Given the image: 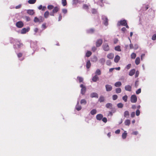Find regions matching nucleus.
<instances>
[{"mask_svg": "<svg viewBox=\"0 0 156 156\" xmlns=\"http://www.w3.org/2000/svg\"><path fill=\"white\" fill-rule=\"evenodd\" d=\"M117 25L118 26H120V25L125 26L126 28H129L126 21L125 20H121L119 21L117 23Z\"/></svg>", "mask_w": 156, "mask_h": 156, "instance_id": "1", "label": "nucleus"}, {"mask_svg": "<svg viewBox=\"0 0 156 156\" xmlns=\"http://www.w3.org/2000/svg\"><path fill=\"white\" fill-rule=\"evenodd\" d=\"M16 45L17 46L18 48H20L23 45V44L22 43H21L20 40L17 39V40H16V42L15 43V44L14 45V48H16Z\"/></svg>", "mask_w": 156, "mask_h": 156, "instance_id": "2", "label": "nucleus"}, {"mask_svg": "<svg viewBox=\"0 0 156 156\" xmlns=\"http://www.w3.org/2000/svg\"><path fill=\"white\" fill-rule=\"evenodd\" d=\"M80 87L81 88V94H84L86 90V88L83 84H81L80 85Z\"/></svg>", "mask_w": 156, "mask_h": 156, "instance_id": "3", "label": "nucleus"}, {"mask_svg": "<svg viewBox=\"0 0 156 156\" xmlns=\"http://www.w3.org/2000/svg\"><path fill=\"white\" fill-rule=\"evenodd\" d=\"M103 43V40L102 39H99L97 40L96 43V46L97 47H100L101 45Z\"/></svg>", "mask_w": 156, "mask_h": 156, "instance_id": "4", "label": "nucleus"}, {"mask_svg": "<svg viewBox=\"0 0 156 156\" xmlns=\"http://www.w3.org/2000/svg\"><path fill=\"white\" fill-rule=\"evenodd\" d=\"M103 49L106 51H108L109 50V47L107 44H103L102 45Z\"/></svg>", "mask_w": 156, "mask_h": 156, "instance_id": "5", "label": "nucleus"}, {"mask_svg": "<svg viewBox=\"0 0 156 156\" xmlns=\"http://www.w3.org/2000/svg\"><path fill=\"white\" fill-rule=\"evenodd\" d=\"M23 23L22 21H20L17 22L16 23V26L19 28H21L23 26Z\"/></svg>", "mask_w": 156, "mask_h": 156, "instance_id": "6", "label": "nucleus"}, {"mask_svg": "<svg viewBox=\"0 0 156 156\" xmlns=\"http://www.w3.org/2000/svg\"><path fill=\"white\" fill-rule=\"evenodd\" d=\"M130 101L133 103L136 102V97L135 95H132L131 96Z\"/></svg>", "mask_w": 156, "mask_h": 156, "instance_id": "7", "label": "nucleus"}, {"mask_svg": "<svg viewBox=\"0 0 156 156\" xmlns=\"http://www.w3.org/2000/svg\"><path fill=\"white\" fill-rule=\"evenodd\" d=\"M105 88L107 91H110L112 89V87L111 85L109 84H106L105 86Z\"/></svg>", "mask_w": 156, "mask_h": 156, "instance_id": "8", "label": "nucleus"}, {"mask_svg": "<svg viewBox=\"0 0 156 156\" xmlns=\"http://www.w3.org/2000/svg\"><path fill=\"white\" fill-rule=\"evenodd\" d=\"M102 19L104 20V23L105 26L108 25V18L105 16H103L102 17Z\"/></svg>", "mask_w": 156, "mask_h": 156, "instance_id": "9", "label": "nucleus"}, {"mask_svg": "<svg viewBox=\"0 0 156 156\" xmlns=\"http://www.w3.org/2000/svg\"><path fill=\"white\" fill-rule=\"evenodd\" d=\"M30 30V28L29 27L27 28L26 29L25 28H23L21 30V34H25L27 32H28Z\"/></svg>", "mask_w": 156, "mask_h": 156, "instance_id": "10", "label": "nucleus"}, {"mask_svg": "<svg viewBox=\"0 0 156 156\" xmlns=\"http://www.w3.org/2000/svg\"><path fill=\"white\" fill-rule=\"evenodd\" d=\"M99 78L98 76L96 75H95L92 78V80L94 82H96L99 80Z\"/></svg>", "mask_w": 156, "mask_h": 156, "instance_id": "11", "label": "nucleus"}, {"mask_svg": "<svg viewBox=\"0 0 156 156\" xmlns=\"http://www.w3.org/2000/svg\"><path fill=\"white\" fill-rule=\"evenodd\" d=\"M103 117V115L101 114H98L97 115L96 118L98 120H101Z\"/></svg>", "mask_w": 156, "mask_h": 156, "instance_id": "12", "label": "nucleus"}, {"mask_svg": "<svg viewBox=\"0 0 156 156\" xmlns=\"http://www.w3.org/2000/svg\"><path fill=\"white\" fill-rule=\"evenodd\" d=\"M90 96L92 98H98V95L97 93L93 92L91 94Z\"/></svg>", "mask_w": 156, "mask_h": 156, "instance_id": "13", "label": "nucleus"}, {"mask_svg": "<svg viewBox=\"0 0 156 156\" xmlns=\"http://www.w3.org/2000/svg\"><path fill=\"white\" fill-rule=\"evenodd\" d=\"M120 57L118 55H116L115 57L114 61L115 63H118L120 59Z\"/></svg>", "mask_w": 156, "mask_h": 156, "instance_id": "14", "label": "nucleus"}, {"mask_svg": "<svg viewBox=\"0 0 156 156\" xmlns=\"http://www.w3.org/2000/svg\"><path fill=\"white\" fill-rule=\"evenodd\" d=\"M125 89L126 90L130 91L131 90V87L129 85L125 86Z\"/></svg>", "mask_w": 156, "mask_h": 156, "instance_id": "15", "label": "nucleus"}, {"mask_svg": "<svg viewBox=\"0 0 156 156\" xmlns=\"http://www.w3.org/2000/svg\"><path fill=\"white\" fill-rule=\"evenodd\" d=\"M59 8L58 7L55 6L54 7L52 11L55 13H57L59 10Z\"/></svg>", "mask_w": 156, "mask_h": 156, "instance_id": "16", "label": "nucleus"}, {"mask_svg": "<svg viewBox=\"0 0 156 156\" xmlns=\"http://www.w3.org/2000/svg\"><path fill=\"white\" fill-rule=\"evenodd\" d=\"M136 70L135 69H133L130 70L129 73V75L130 76H132L135 73Z\"/></svg>", "mask_w": 156, "mask_h": 156, "instance_id": "17", "label": "nucleus"}, {"mask_svg": "<svg viewBox=\"0 0 156 156\" xmlns=\"http://www.w3.org/2000/svg\"><path fill=\"white\" fill-rule=\"evenodd\" d=\"M105 106L107 108L111 109L112 108V104L111 103H108Z\"/></svg>", "mask_w": 156, "mask_h": 156, "instance_id": "18", "label": "nucleus"}, {"mask_svg": "<svg viewBox=\"0 0 156 156\" xmlns=\"http://www.w3.org/2000/svg\"><path fill=\"white\" fill-rule=\"evenodd\" d=\"M27 12L28 14H29L31 15H33L34 14V12L33 10H31V9L28 10H27Z\"/></svg>", "mask_w": 156, "mask_h": 156, "instance_id": "19", "label": "nucleus"}, {"mask_svg": "<svg viewBox=\"0 0 156 156\" xmlns=\"http://www.w3.org/2000/svg\"><path fill=\"white\" fill-rule=\"evenodd\" d=\"M129 115V112L128 111H126L124 112V116L125 117L128 118Z\"/></svg>", "mask_w": 156, "mask_h": 156, "instance_id": "20", "label": "nucleus"}, {"mask_svg": "<svg viewBox=\"0 0 156 156\" xmlns=\"http://www.w3.org/2000/svg\"><path fill=\"white\" fill-rule=\"evenodd\" d=\"M114 56V54L112 53H109L107 55V57L108 58L112 59Z\"/></svg>", "mask_w": 156, "mask_h": 156, "instance_id": "21", "label": "nucleus"}, {"mask_svg": "<svg viewBox=\"0 0 156 156\" xmlns=\"http://www.w3.org/2000/svg\"><path fill=\"white\" fill-rule=\"evenodd\" d=\"M49 14V13L48 11H46L44 14V17L47 18L48 17Z\"/></svg>", "mask_w": 156, "mask_h": 156, "instance_id": "22", "label": "nucleus"}, {"mask_svg": "<svg viewBox=\"0 0 156 156\" xmlns=\"http://www.w3.org/2000/svg\"><path fill=\"white\" fill-rule=\"evenodd\" d=\"M95 75H100L101 74V71L99 69H97L96 71H95Z\"/></svg>", "mask_w": 156, "mask_h": 156, "instance_id": "23", "label": "nucleus"}, {"mask_svg": "<svg viewBox=\"0 0 156 156\" xmlns=\"http://www.w3.org/2000/svg\"><path fill=\"white\" fill-rule=\"evenodd\" d=\"M91 66V63L90 60H88L86 64V67L87 69H89Z\"/></svg>", "mask_w": 156, "mask_h": 156, "instance_id": "24", "label": "nucleus"}, {"mask_svg": "<svg viewBox=\"0 0 156 156\" xmlns=\"http://www.w3.org/2000/svg\"><path fill=\"white\" fill-rule=\"evenodd\" d=\"M122 85L121 83L120 82H116L115 84V86L116 87H119Z\"/></svg>", "mask_w": 156, "mask_h": 156, "instance_id": "25", "label": "nucleus"}, {"mask_svg": "<svg viewBox=\"0 0 156 156\" xmlns=\"http://www.w3.org/2000/svg\"><path fill=\"white\" fill-rule=\"evenodd\" d=\"M120 46L118 45L116 47H115V51H121V50L120 48Z\"/></svg>", "mask_w": 156, "mask_h": 156, "instance_id": "26", "label": "nucleus"}, {"mask_svg": "<svg viewBox=\"0 0 156 156\" xmlns=\"http://www.w3.org/2000/svg\"><path fill=\"white\" fill-rule=\"evenodd\" d=\"M76 109L78 111L80 110L81 109V107L80 105H79V103H77L76 105Z\"/></svg>", "mask_w": 156, "mask_h": 156, "instance_id": "27", "label": "nucleus"}, {"mask_svg": "<svg viewBox=\"0 0 156 156\" xmlns=\"http://www.w3.org/2000/svg\"><path fill=\"white\" fill-rule=\"evenodd\" d=\"M90 113L92 115H94L97 113V110L95 109H93L90 111Z\"/></svg>", "mask_w": 156, "mask_h": 156, "instance_id": "28", "label": "nucleus"}, {"mask_svg": "<svg viewBox=\"0 0 156 156\" xmlns=\"http://www.w3.org/2000/svg\"><path fill=\"white\" fill-rule=\"evenodd\" d=\"M127 133L126 131H125L122 134V138L123 139H125L127 136Z\"/></svg>", "mask_w": 156, "mask_h": 156, "instance_id": "29", "label": "nucleus"}, {"mask_svg": "<svg viewBox=\"0 0 156 156\" xmlns=\"http://www.w3.org/2000/svg\"><path fill=\"white\" fill-rule=\"evenodd\" d=\"M124 123L126 125L129 126L130 124V121L129 119L126 120Z\"/></svg>", "mask_w": 156, "mask_h": 156, "instance_id": "30", "label": "nucleus"}, {"mask_svg": "<svg viewBox=\"0 0 156 156\" xmlns=\"http://www.w3.org/2000/svg\"><path fill=\"white\" fill-rule=\"evenodd\" d=\"M92 53L90 51H88L86 54V56L87 57H89L91 55Z\"/></svg>", "mask_w": 156, "mask_h": 156, "instance_id": "31", "label": "nucleus"}, {"mask_svg": "<svg viewBox=\"0 0 156 156\" xmlns=\"http://www.w3.org/2000/svg\"><path fill=\"white\" fill-rule=\"evenodd\" d=\"M99 101L100 102H104L105 101V98L103 96H101L99 99Z\"/></svg>", "mask_w": 156, "mask_h": 156, "instance_id": "32", "label": "nucleus"}, {"mask_svg": "<svg viewBox=\"0 0 156 156\" xmlns=\"http://www.w3.org/2000/svg\"><path fill=\"white\" fill-rule=\"evenodd\" d=\"M36 0H29L28 2L30 4H34L36 2Z\"/></svg>", "mask_w": 156, "mask_h": 156, "instance_id": "33", "label": "nucleus"}, {"mask_svg": "<svg viewBox=\"0 0 156 156\" xmlns=\"http://www.w3.org/2000/svg\"><path fill=\"white\" fill-rule=\"evenodd\" d=\"M17 40V39H15L12 38H11L10 39V42L11 43H15L16 42V40Z\"/></svg>", "mask_w": 156, "mask_h": 156, "instance_id": "34", "label": "nucleus"}, {"mask_svg": "<svg viewBox=\"0 0 156 156\" xmlns=\"http://www.w3.org/2000/svg\"><path fill=\"white\" fill-rule=\"evenodd\" d=\"M34 21L35 23H37L39 22L40 23V20L39 18H37V17H34Z\"/></svg>", "mask_w": 156, "mask_h": 156, "instance_id": "35", "label": "nucleus"}, {"mask_svg": "<svg viewBox=\"0 0 156 156\" xmlns=\"http://www.w3.org/2000/svg\"><path fill=\"white\" fill-rule=\"evenodd\" d=\"M77 79L79 80L80 83L82 82L83 80V78L82 77L80 76H78Z\"/></svg>", "mask_w": 156, "mask_h": 156, "instance_id": "36", "label": "nucleus"}, {"mask_svg": "<svg viewBox=\"0 0 156 156\" xmlns=\"http://www.w3.org/2000/svg\"><path fill=\"white\" fill-rule=\"evenodd\" d=\"M121 89L120 88H118L115 89V91L116 93H119L121 92Z\"/></svg>", "mask_w": 156, "mask_h": 156, "instance_id": "37", "label": "nucleus"}, {"mask_svg": "<svg viewBox=\"0 0 156 156\" xmlns=\"http://www.w3.org/2000/svg\"><path fill=\"white\" fill-rule=\"evenodd\" d=\"M62 2L63 6H64L66 5L67 2L66 0H62Z\"/></svg>", "mask_w": 156, "mask_h": 156, "instance_id": "38", "label": "nucleus"}, {"mask_svg": "<svg viewBox=\"0 0 156 156\" xmlns=\"http://www.w3.org/2000/svg\"><path fill=\"white\" fill-rule=\"evenodd\" d=\"M39 18L40 20V23L43 22L44 21V19L41 16H39Z\"/></svg>", "mask_w": 156, "mask_h": 156, "instance_id": "39", "label": "nucleus"}, {"mask_svg": "<svg viewBox=\"0 0 156 156\" xmlns=\"http://www.w3.org/2000/svg\"><path fill=\"white\" fill-rule=\"evenodd\" d=\"M136 56V55L134 53H133L131 55V57L132 59H135Z\"/></svg>", "mask_w": 156, "mask_h": 156, "instance_id": "40", "label": "nucleus"}, {"mask_svg": "<svg viewBox=\"0 0 156 156\" xmlns=\"http://www.w3.org/2000/svg\"><path fill=\"white\" fill-rule=\"evenodd\" d=\"M128 97L126 95H125L122 97V99L125 102H126L127 101Z\"/></svg>", "mask_w": 156, "mask_h": 156, "instance_id": "41", "label": "nucleus"}, {"mask_svg": "<svg viewBox=\"0 0 156 156\" xmlns=\"http://www.w3.org/2000/svg\"><path fill=\"white\" fill-rule=\"evenodd\" d=\"M87 102L85 99H82L80 101V104H83L84 105L86 104Z\"/></svg>", "mask_w": 156, "mask_h": 156, "instance_id": "42", "label": "nucleus"}, {"mask_svg": "<svg viewBox=\"0 0 156 156\" xmlns=\"http://www.w3.org/2000/svg\"><path fill=\"white\" fill-rule=\"evenodd\" d=\"M117 106L118 108H122L123 107V105L122 103H119L117 104Z\"/></svg>", "mask_w": 156, "mask_h": 156, "instance_id": "43", "label": "nucleus"}, {"mask_svg": "<svg viewBox=\"0 0 156 156\" xmlns=\"http://www.w3.org/2000/svg\"><path fill=\"white\" fill-rule=\"evenodd\" d=\"M94 29L91 28L87 30V32L88 33H92L94 32Z\"/></svg>", "mask_w": 156, "mask_h": 156, "instance_id": "44", "label": "nucleus"}, {"mask_svg": "<svg viewBox=\"0 0 156 156\" xmlns=\"http://www.w3.org/2000/svg\"><path fill=\"white\" fill-rule=\"evenodd\" d=\"M100 62L101 63L103 64L105 62V59L104 58H101L100 60Z\"/></svg>", "mask_w": 156, "mask_h": 156, "instance_id": "45", "label": "nucleus"}, {"mask_svg": "<svg viewBox=\"0 0 156 156\" xmlns=\"http://www.w3.org/2000/svg\"><path fill=\"white\" fill-rule=\"evenodd\" d=\"M54 7V6L52 5H49L47 7V8L49 10H51L53 9Z\"/></svg>", "mask_w": 156, "mask_h": 156, "instance_id": "46", "label": "nucleus"}, {"mask_svg": "<svg viewBox=\"0 0 156 156\" xmlns=\"http://www.w3.org/2000/svg\"><path fill=\"white\" fill-rule=\"evenodd\" d=\"M118 98V96L117 95H114L112 96V99L113 100H115Z\"/></svg>", "mask_w": 156, "mask_h": 156, "instance_id": "47", "label": "nucleus"}, {"mask_svg": "<svg viewBox=\"0 0 156 156\" xmlns=\"http://www.w3.org/2000/svg\"><path fill=\"white\" fill-rule=\"evenodd\" d=\"M62 12L64 14L66 13L67 12V10L66 9H63L62 10Z\"/></svg>", "mask_w": 156, "mask_h": 156, "instance_id": "48", "label": "nucleus"}, {"mask_svg": "<svg viewBox=\"0 0 156 156\" xmlns=\"http://www.w3.org/2000/svg\"><path fill=\"white\" fill-rule=\"evenodd\" d=\"M83 8L85 9H88V6L87 4H84L83 6Z\"/></svg>", "mask_w": 156, "mask_h": 156, "instance_id": "49", "label": "nucleus"}, {"mask_svg": "<svg viewBox=\"0 0 156 156\" xmlns=\"http://www.w3.org/2000/svg\"><path fill=\"white\" fill-rule=\"evenodd\" d=\"M130 116L132 118H133L135 116V112H132L131 114H130Z\"/></svg>", "mask_w": 156, "mask_h": 156, "instance_id": "50", "label": "nucleus"}, {"mask_svg": "<svg viewBox=\"0 0 156 156\" xmlns=\"http://www.w3.org/2000/svg\"><path fill=\"white\" fill-rule=\"evenodd\" d=\"M131 66V64H128L126 67V69H129Z\"/></svg>", "mask_w": 156, "mask_h": 156, "instance_id": "51", "label": "nucleus"}, {"mask_svg": "<svg viewBox=\"0 0 156 156\" xmlns=\"http://www.w3.org/2000/svg\"><path fill=\"white\" fill-rule=\"evenodd\" d=\"M102 121L106 123L107 122V119L106 117H104L102 118Z\"/></svg>", "mask_w": 156, "mask_h": 156, "instance_id": "52", "label": "nucleus"}, {"mask_svg": "<svg viewBox=\"0 0 156 156\" xmlns=\"http://www.w3.org/2000/svg\"><path fill=\"white\" fill-rule=\"evenodd\" d=\"M42 27L44 29H46L47 27L46 26V23H43L42 24Z\"/></svg>", "mask_w": 156, "mask_h": 156, "instance_id": "53", "label": "nucleus"}, {"mask_svg": "<svg viewBox=\"0 0 156 156\" xmlns=\"http://www.w3.org/2000/svg\"><path fill=\"white\" fill-rule=\"evenodd\" d=\"M78 2V0H74L73 2V5H76Z\"/></svg>", "mask_w": 156, "mask_h": 156, "instance_id": "54", "label": "nucleus"}, {"mask_svg": "<svg viewBox=\"0 0 156 156\" xmlns=\"http://www.w3.org/2000/svg\"><path fill=\"white\" fill-rule=\"evenodd\" d=\"M62 15H61V14H59V17H58V21H60L61 20H62Z\"/></svg>", "mask_w": 156, "mask_h": 156, "instance_id": "55", "label": "nucleus"}, {"mask_svg": "<svg viewBox=\"0 0 156 156\" xmlns=\"http://www.w3.org/2000/svg\"><path fill=\"white\" fill-rule=\"evenodd\" d=\"M152 39L153 40H156V34H154L152 37Z\"/></svg>", "mask_w": 156, "mask_h": 156, "instance_id": "56", "label": "nucleus"}, {"mask_svg": "<svg viewBox=\"0 0 156 156\" xmlns=\"http://www.w3.org/2000/svg\"><path fill=\"white\" fill-rule=\"evenodd\" d=\"M17 55L18 58H20L22 56L23 54L22 53L20 52L18 53Z\"/></svg>", "mask_w": 156, "mask_h": 156, "instance_id": "57", "label": "nucleus"}, {"mask_svg": "<svg viewBox=\"0 0 156 156\" xmlns=\"http://www.w3.org/2000/svg\"><path fill=\"white\" fill-rule=\"evenodd\" d=\"M25 18H26V20L27 21H29L30 20V18L29 17H28L27 16H26Z\"/></svg>", "mask_w": 156, "mask_h": 156, "instance_id": "58", "label": "nucleus"}, {"mask_svg": "<svg viewBox=\"0 0 156 156\" xmlns=\"http://www.w3.org/2000/svg\"><path fill=\"white\" fill-rule=\"evenodd\" d=\"M97 11L95 9H93L92 11V12L93 14H95L97 13Z\"/></svg>", "mask_w": 156, "mask_h": 156, "instance_id": "59", "label": "nucleus"}, {"mask_svg": "<svg viewBox=\"0 0 156 156\" xmlns=\"http://www.w3.org/2000/svg\"><path fill=\"white\" fill-rule=\"evenodd\" d=\"M96 50L97 48L95 46L93 47L92 48V51L93 52H94Z\"/></svg>", "mask_w": 156, "mask_h": 156, "instance_id": "60", "label": "nucleus"}, {"mask_svg": "<svg viewBox=\"0 0 156 156\" xmlns=\"http://www.w3.org/2000/svg\"><path fill=\"white\" fill-rule=\"evenodd\" d=\"M140 58L139 57H137V65L140 63Z\"/></svg>", "mask_w": 156, "mask_h": 156, "instance_id": "61", "label": "nucleus"}, {"mask_svg": "<svg viewBox=\"0 0 156 156\" xmlns=\"http://www.w3.org/2000/svg\"><path fill=\"white\" fill-rule=\"evenodd\" d=\"M106 64L108 65H110L111 64V62L109 60L107 61Z\"/></svg>", "mask_w": 156, "mask_h": 156, "instance_id": "62", "label": "nucleus"}, {"mask_svg": "<svg viewBox=\"0 0 156 156\" xmlns=\"http://www.w3.org/2000/svg\"><path fill=\"white\" fill-rule=\"evenodd\" d=\"M120 129H118L115 131V133L116 134H118L120 132Z\"/></svg>", "mask_w": 156, "mask_h": 156, "instance_id": "63", "label": "nucleus"}, {"mask_svg": "<svg viewBox=\"0 0 156 156\" xmlns=\"http://www.w3.org/2000/svg\"><path fill=\"white\" fill-rule=\"evenodd\" d=\"M34 32L35 33H37L38 31V29L37 28H35L34 30Z\"/></svg>", "mask_w": 156, "mask_h": 156, "instance_id": "64", "label": "nucleus"}]
</instances>
